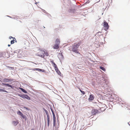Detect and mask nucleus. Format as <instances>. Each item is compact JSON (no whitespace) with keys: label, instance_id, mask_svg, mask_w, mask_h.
<instances>
[{"label":"nucleus","instance_id":"nucleus-19","mask_svg":"<svg viewBox=\"0 0 130 130\" xmlns=\"http://www.w3.org/2000/svg\"><path fill=\"white\" fill-rule=\"evenodd\" d=\"M80 91V92L82 93L83 94H85V93L84 91H82L79 88Z\"/></svg>","mask_w":130,"mask_h":130},{"label":"nucleus","instance_id":"nucleus-23","mask_svg":"<svg viewBox=\"0 0 130 130\" xmlns=\"http://www.w3.org/2000/svg\"><path fill=\"white\" fill-rule=\"evenodd\" d=\"M45 113H46V115H47V116H49V115L48 114V112L46 110H45Z\"/></svg>","mask_w":130,"mask_h":130},{"label":"nucleus","instance_id":"nucleus-34","mask_svg":"<svg viewBox=\"0 0 130 130\" xmlns=\"http://www.w3.org/2000/svg\"><path fill=\"white\" fill-rule=\"evenodd\" d=\"M10 46V44H8V46L9 47Z\"/></svg>","mask_w":130,"mask_h":130},{"label":"nucleus","instance_id":"nucleus-16","mask_svg":"<svg viewBox=\"0 0 130 130\" xmlns=\"http://www.w3.org/2000/svg\"><path fill=\"white\" fill-rule=\"evenodd\" d=\"M5 85L6 86L11 87V88H12V86L11 85L8 84H5V85Z\"/></svg>","mask_w":130,"mask_h":130},{"label":"nucleus","instance_id":"nucleus-30","mask_svg":"<svg viewBox=\"0 0 130 130\" xmlns=\"http://www.w3.org/2000/svg\"><path fill=\"white\" fill-rule=\"evenodd\" d=\"M9 39H11V38H13L11 36L9 37Z\"/></svg>","mask_w":130,"mask_h":130},{"label":"nucleus","instance_id":"nucleus-15","mask_svg":"<svg viewBox=\"0 0 130 130\" xmlns=\"http://www.w3.org/2000/svg\"><path fill=\"white\" fill-rule=\"evenodd\" d=\"M25 99H26L28 100H29L30 99V98L28 95L27 94H25Z\"/></svg>","mask_w":130,"mask_h":130},{"label":"nucleus","instance_id":"nucleus-17","mask_svg":"<svg viewBox=\"0 0 130 130\" xmlns=\"http://www.w3.org/2000/svg\"><path fill=\"white\" fill-rule=\"evenodd\" d=\"M17 114L20 115H22L23 113L20 111H19L17 112Z\"/></svg>","mask_w":130,"mask_h":130},{"label":"nucleus","instance_id":"nucleus-33","mask_svg":"<svg viewBox=\"0 0 130 130\" xmlns=\"http://www.w3.org/2000/svg\"><path fill=\"white\" fill-rule=\"evenodd\" d=\"M5 83H2V85H5Z\"/></svg>","mask_w":130,"mask_h":130},{"label":"nucleus","instance_id":"nucleus-18","mask_svg":"<svg viewBox=\"0 0 130 130\" xmlns=\"http://www.w3.org/2000/svg\"><path fill=\"white\" fill-rule=\"evenodd\" d=\"M100 68L101 69L104 71H105V69L103 67L101 66L100 67Z\"/></svg>","mask_w":130,"mask_h":130},{"label":"nucleus","instance_id":"nucleus-13","mask_svg":"<svg viewBox=\"0 0 130 130\" xmlns=\"http://www.w3.org/2000/svg\"><path fill=\"white\" fill-rule=\"evenodd\" d=\"M34 70H37L39 71H42V72H44V70L41 69H40L36 68L34 69Z\"/></svg>","mask_w":130,"mask_h":130},{"label":"nucleus","instance_id":"nucleus-3","mask_svg":"<svg viewBox=\"0 0 130 130\" xmlns=\"http://www.w3.org/2000/svg\"><path fill=\"white\" fill-rule=\"evenodd\" d=\"M52 114L53 116V125L54 126H55L56 125V117L54 113L52 111Z\"/></svg>","mask_w":130,"mask_h":130},{"label":"nucleus","instance_id":"nucleus-36","mask_svg":"<svg viewBox=\"0 0 130 130\" xmlns=\"http://www.w3.org/2000/svg\"><path fill=\"white\" fill-rule=\"evenodd\" d=\"M36 3H36L35 4H36Z\"/></svg>","mask_w":130,"mask_h":130},{"label":"nucleus","instance_id":"nucleus-35","mask_svg":"<svg viewBox=\"0 0 130 130\" xmlns=\"http://www.w3.org/2000/svg\"><path fill=\"white\" fill-rule=\"evenodd\" d=\"M31 130H34V129H31Z\"/></svg>","mask_w":130,"mask_h":130},{"label":"nucleus","instance_id":"nucleus-26","mask_svg":"<svg viewBox=\"0 0 130 130\" xmlns=\"http://www.w3.org/2000/svg\"><path fill=\"white\" fill-rule=\"evenodd\" d=\"M100 110H101V111H102V110L103 111L104 110H105V108L103 109L102 107H100Z\"/></svg>","mask_w":130,"mask_h":130},{"label":"nucleus","instance_id":"nucleus-14","mask_svg":"<svg viewBox=\"0 0 130 130\" xmlns=\"http://www.w3.org/2000/svg\"><path fill=\"white\" fill-rule=\"evenodd\" d=\"M13 124L15 126L17 125L18 123V121H13L12 122Z\"/></svg>","mask_w":130,"mask_h":130},{"label":"nucleus","instance_id":"nucleus-29","mask_svg":"<svg viewBox=\"0 0 130 130\" xmlns=\"http://www.w3.org/2000/svg\"><path fill=\"white\" fill-rule=\"evenodd\" d=\"M21 116L23 118H25V115H23V114H22V115H21Z\"/></svg>","mask_w":130,"mask_h":130},{"label":"nucleus","instance_id":"nucleus-12","mask_svg":"<svg viewBox=\"0 0 130 130\" xmlns=\"http://www.w3.org/2000/svg\"><path fill=\"white\" fill-rule=\"evenodd\" d=\"M55 69V70L56 71L59 75H60V74H61V73H60L59 70L58 68H57V69L56 68Z\"/></svg>","mask_w":130,"mask_h":130},{"label":"nucleus","instance_id":"nucleus-32","mask_svg":"<svg viewBox=\"0 0 130 130\" xmlns=\"http://www.w3.org/2000/svg\"><path fill=\"white\" fill-rule=\"evenodd\" d=\"M20 89L22 91H23V90L24 89H22V88H20Z\"/></svg>","mask_w":130,"mask_h":130},{"label":"nucleus","instance_id":"nucleus-1","mask_svg":"<svg viewBox=\"0 0 130 130\" xmlns=\"http://www.w3.org/2000/svg\"><path fill=\"white\" fill-rule=\"evenodd\" d=\"M81 43V41L75 43H74V45L72 48L73 51L75 53H78V52L77 51V49L79 47Z\"/></svg>","mask_w":130,"mask_h":130},{"label":"nucleus","instance_id":"nucleus-31","mask_svg":"<svg viewBox=\"0 0 130 130\" xmlns=\"http://www.w3.org/2000/svg\"><path fill=\"white\" fill-rule=\"evenodd\" d=\"M20 89L22 91H23V90L24 89H22V88H20Z\"/></svg>","mask_w":130,"mask_h":130},{"label":"nucleus","instance_id":"nucleus-5","mask_svg":"<svg viewBox=\"0 0 130 130\" xmlns=\"http://www.w3.org/2000/svg\"><path fill=\"white\" fill-rule=\"evenodd\" d=\"M98 112V110L96 109H93L92 110V113L93 115H95Z\"/></svg>","mask_w":130,"mask_h":130},{"label":"nucleus","instance_id":"nucleus-28","mask_svg":"<svg viewBox=\"0 0 130 130\" xmlns=\"http://www.w3.org/2000/svg\"><path fill=\"white\" fill-rule=\"evenodd\" d=\"M22 91L23 92H24L25 93H27V91H26L24 89Z\"/></svg>","mask_w":130,"mask_h":130},{"label":"nucleus","instance_id":"nucleus-21","mask_svg":"<svg viewBox=\"0 0 130 130\" xmlns=\"http://www.w3.org/2000/svg\"><path fill=\"white\" fill-rule=\"evenodd\" d=\"M44 54L45 55H46L47 56L49 55L48 53L46 51V52L44 51Z\"/></svg>","mask_w":130,"mask_h":130},{"label":"nucleus","instance_id":"nucleus-4","mask_svg":"<svg viewBox=\"0 0 130 130\" xmlns=\"http://www.w3.org/2000/svg\"><path fill=\"white\" fill-rule=\"evenodd\" d=\"M103 26L105 27V28L106 29H108L109 26L108 23L106 21H104L103 23Z\"/></svg>","mask_w":130,"mask_h":130},{"label":"nucleus","instance_id":"nucleus-6","mask_svg":"<svg viewBox=\"0 0 130 130\" xmlns=\"http://www.w3.org/2000/svg\"><path fill=\"white\" fill-rule=\"evenodd\" d=\"M52 63V65L54 67V68L55 69L56 68L57 69L58 68L57 65L54 62L53 60H52L50 61Z\"/></svg>","mask_w":130,"mask_h":130},{"label":"nucleus","instance_id":"nucleus-24","mask_svg":"<svg viewBox=\"0 0 130 130\" xmlns=\"http://www.w3.org/2000/svg\"><path fill=\"white\" fill-rule=\"evenodd\" d=\"M14 40H13L11 41V44H13L14 43Z\"/></svg>","mask_w":130,"mask_h":130},{"label":"nucleus","instance_id":"nucleus-25","mask_svg":"<svg viewBox=\"0 0 130 130\" xmlns=\"http://www.w3.org/2000/svg\"><path fill=\"white\" fill-rule=\"evenodd\" d=\"M3 53H2L0 52V57H3Z\"/></svg>","mask_w":130,"mask_h":130},{"label":"nucleus","instance_id":"nucleus-10","mask_svg":"<svg viewBox=\"0 0 130 130\" xmlns=\"http://www.w3.org/2000/svg\"><path fill=\"white\" fill-rule=\"evenodd\" d=\"M13 80L12 79H8L7 78H5L4 79V81L5 82H8L9 81H12Z\"/></svg>","mask_w":130,"mask_h":130},{"label":"nucleus","instance_id":"nucleus-11","mask_svg":"<svg viewBox=\"0 0 130 130\" xmlns=\"http://www.w3.org/2000/svg\"><path fill=\"white\" fill-rule=\"evenodd\" d=\"M47 126L49 127L50 125V119L49 116H47Z\"/></svg>","mask_w":130,"mask_h":130},{"label":"nucleus","instance_id":"nucleus-20","mask_svg":"<svg viewBox=\"0 0 130 130\" xmlns=\"http://www.w3.org/2000/svg\"><path fill=\"white\" fill-rule=\"evenodd\" d=\"M0 91H3L5 92H7L5 90L1 88H0Z\"/></svg>","mask_w":130,"mask_h":130},{"label":"nucleus","instance_id":"nucleus-7","mask_svg":"<svg viewBox=\"0 0 130 130\" xmlns=\"http://www.w3.org/2000/svg\"><path fill=\"white\" fill-rule=\"evenodd\" d=\"M59 44H56L54 45L53 47L54 49H58L59 48Z\"/></svg>","mask_w":130,"mask_h":130},{"label":"nucleus","instance_id":"nucleus-8","mask_svg":"<svg viewBox=\"0 0 130 130\" xmlns=\"http://www.w3.org/2000/svg\"><path fill=\"white\" fill-rule=\"evenodd\" d=\"M94 98V95L93 94L90 95V97L89 98V100H93Z\"/></svg>","mask_w":130,"mask_h":130},{"label":"nucleus","instance_id":"nucleus-9","mask_svg":"<svg viewBox=\"0 0 130 130\" xmlns=\"http://www.w3.org/2000/svg\"><path fill=\"white\" fill-rule=\"evenodd\" d=\"M60 39L58 38L55 41V43L60 45Z\"/></svg>","mask_w":130,"mask_h":130},{"label":"nucleus","instance_id":"nucleus-2","mask_svg":"<svg viewBox=\"0 0 130 130\" xmlns=\"http://www.w3.org/2000/svg\"><path fill=\"white\" fill-rule=\"evenodd\" d=\"M44 51L43 50H40L37 53V55L42 58H44Z\"/></svg>","mask_w":130,"mask_h":130},{"label":"nucleus","instance_id":"nucleus-27","mask_svg":"<svg viewBox=\"0 0 130 130\" xmlns=\"http://www.w3.org/2000/svg\"><path fill=\"white\" fill-rule=\"evenodd\" d=\"M24 107V108L26 109L27 110H29V109L27 107Z\"/></svg>","mask_w":130,"mask_h":130},{"label":"nucleus","instance_id":"nucleus-22","mask_svg":"<svg viewBox=\"0 0 130 130\" xmlns=\"http://www.w3.org/2000/svg\"><path fill=\"white\" fill-rule=\"evenodd\" d=\"M25 94L24 95H22L21 96H20L23 99H25Z\"/></svg>","mask_w":130,"mask_h":130}]
</instances>
